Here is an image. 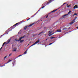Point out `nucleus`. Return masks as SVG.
Listing matches in <instances>:
<instances>
[{
	"mask_svg": "<svg viewBox=\"0 0 78 78\" xmlns=\"http://www.w3.org/2000/svg\"><path fill=\"white\" fill-rule=\"evenodd\" d=\"M29 45V44H28V45Z\"/></svg>",
	"mask_w": 78,
	"mask_h": 78,
	"instance_id": "36",
	"label": "nucleus"
},
{
	"mask_svg": "<svg viewBox=\"0 0 78 78\" xmlns=\"http://www.w3.org/2000/svg\"><path fill=\"white\" fill-rule=\"evenodd\" d=\"M52 0H51V1H50V2H48V3H51V1H52Z\"/></svg>",
	"mask_w": 78,
	"mask_h": 78,
	"instance_id": "15",
	"label": "nucleus"
},
{
	"mask_svg": "<svg viewBox=\"0 0 78 78\" xmlns=\"http://www.w3.org/2000/svg\"><path fill=\"white\" fill-rule=\"evenodd\" d=\"M15 41H17V40H16V39H15Z\"/></svg>",
	"mask_w": 78,
	"mask_h": 78,
	"instance_id": "33",
	"label": "nucleus"
},
{
	"mask_svg": "<svg viewBox=\"0 0 78 78\" xmlns=\"http://www.w3.org/2000/svg\"><path fill=\"white\" fill-rule=\"evenodd\" d=\"M3 48L2 47L0 49V50H2V48Z\"/></svg>",
	"mask_w": 78,
	"mask_h": 78,
	"instance_id": "25",
	"label": "nucleus"
},
{
	"mask_svg": "<svg viewBox=\"0 0 78 78\" xmlns=\"http://www.w3.org/2000/svg\"><path fill=\"white\" fill-rule=\"evenodd\" d=\"M49 33H50V32H49Z\"/></svg>",
	"mask_w": 78,
	"mask_h": 78,
	"instance_id": "34",
	"label": "nucleus"
},
{
	"mask_svg": "<svg viewBox=\"0 0 78 78\" xmlns=\"http://www.w3.org/2000/svg\"><path fill=\"white\" fill-rule=\"evenodd\" d=\"M11 54H9V56H11Z\"/></svg>",
	"mask_w": 78,
	"mask_h": 78,
	"instance_id": "24",
	"label": "nucleus"
},
{
	"mask_svg": "<svg viewBox=\"0 0 78 78\" xmlns=\"http://www.w3.org/2000/svg\"><path fill=\"white\" fill-rule=\"evenodd\" d=\"M77 15V14H76V13H75L73 15V16H75V15Z\"/></svg>",
	"mask_w": 78,
	"mask_h": 78,
	"instance_id": "17",
	"label": "nucleus"
},
{
	"mask_svg": "<svg viewBox=\"0 0 78 78\" xmlns=\"http://www.w3.org/2000/svg\"><path fill=\"white\" fill-rule=\"evenodd\" d=\"M23 37H20V38L19 40H18V41H21V39H22V38H23Z\"/></svg>",
	"mask_w": 78,
	"mask_h": 78,
	"instance_id": "7",
	"label": "nucleus"
},
{
	"mask_svg": "<svg viewBox=\"0 0 78 78\" xmlns=\"http://www.w3.org/2000/svg\"><path fill=\"white\" fill-rule=\"evenodd\" d=\"M17 24H18V23H16V24H15L14 25H13V26H16V25H17Z\"/></svg>",
	"mask_w": 78,
	"mask_h": 78,
	"instance_id": "18",
	"label": "nucleus"
},
{
	"mask_svg": "<svg viewBox=\"0 0 78 78\" xmlns=\"http://www.w3.org/2000/svg\"><path fill=\"white\" fill-rule=\"evenodd\" d=\"M67 7H69V6H67Z\"/></svg>",
	"mask_w": 78,
	"mask_h": 78,
	"instance_id": "31",
	"label": "nucleus"
},
{
	"mask_svg": "<svg viewBox=\"0 0 78 78\" xmlns=\"http://www.w3.org/2000/svg\"><path fill=\"white\" fill-rule=\"evenodd\" d=\"M11 60H9V61L6 63V64H8V63H9V62H11Z\"/></svg>",
	"mask_w": 78,
	"mask_h": 78,
	"instance_id": "10",
	"label": "nucleus"
},
{
	"mask_svg": "<svg viewBox=\"0 0 78 78\" xmlns=\"http://www.w3.org/2000/svg\"><path fill=\"white\" fill-rule=\"evenodd\" d=\"M64 4H65V3L63 4V5L62 6H63V5H64Z\"/></svg>",
	"mask_w": 78,
	"mask_h": 78,
	"instance_id": "29",
	"label": "nucleus"
},
{
	"mask_svg": "<svg viewBox=\"0 0 78 78\" xmlns=\"http://www.w3.org/2000/svg\"><path fill=\"white\" fill-rule=\"evenodd\" d=\"M30 19L29 18V19L27 20H28Z\"/></svg>",
	"mask_w": 78,
	"mask_h": 78,
	"instance_id": "32",
	"label": "nucleus"
},
{
	"mask_svg": "<svg viewBox=\"0 0 78 78\" xmlns=\"http://www.w3.org/2000/svg\"><path fill=\"white\" fill-rule=\"evenodd\" d=\"M22 56V55H20L19 56H19Z\"/></svg>",
	"mask_w": 78,
	"mask_h": 78,
	"instance_id": "26",
	"label": "nucleus"
},
{
	"mask_svg": "<svg viewBox=\"0 0 78 78\" xmlns=\"http://www.w3.org/2000/svg\"><path fill=\"white\" fill-rule=\"evenodd\" d=\"M44 7H43L42 8H44Z\"/></svg>",
	"mask_w": 78,
	"mask_h": 78,
	"instance_id": "30",
	"label": "nucleus"
},
{
	"mask_svg": "<svg viewBox=\"0 0 78 78\" xmlns=\"http://www.w3.org/2000/svg\"><path fill=\"white\" fill-rule=\"evenodd\" d=\"M53 44V43H51L50 44H49V45H51V44Z\"/></svg>",
	"mask_w": 78,
	"mask_h": 78,
	"instance_id": "22",
	"label": "nucleus"
},
{
	"mask_svg": "<svg viewBox=\"0 0 78 78\" xmlns=\"http://www.w3.org/2000/svg\"><path fill=\"white\" fill-rule=\"evenodd\" d=\"M27 51H26L25 52L24 54H26L27 53Z\"/></svg>",
	"mask_w": 78,
	"mask_h": 78,
	"instance_id": "19",
	"label": "nucleus"
},
{
	"mask_svg": "<svg viewBox=\"0 0 78 78\" xmlns=\"http://www.w3.org/2000/svg\"><path fill=\"white\" fill-rule=\"evenodd\" d=\"M77 28H78V27H77Z\"/></svg>",
	"mask_w": 78,
	"mask_h": 78,
	"instance_id": "35",
	"label": "nucleus"
},
{
	"mask_svg": "<svg viewBox=\"0 0 78 78\" xmlns=\"http://www.w3.org/2000/svg\"><path fill=\"white\" fill-rule=\"evenodd\" d=\"M53 38H55V37H51V39H53Z\"/></svg>",
	"mask_w": 78,
	"mask_h": 78,
	"instance_id": "14",
	"label": "nucleus"
},
{
	"mask_svg": "<svg viewBox=\"0 0 78 78\" xmlns=\"http://www.w3.org/2000/svg\"><path fill=\"white\" fill-rule=\"evenodd\" d=\"M53 33V31H52V32H51L50 33H49V34H51V33Z\"/></svg>",
	"mask_w": 78,
	"mask_h": 78,
	"instance_id": "21",
	"label": "nucleus"
},
{
	"mask_svg": "<svg viewBox=\"0 0 78 78\" xmlns=\"http://www.w3.org/2000/svg\"><path fill=\"white\" fill-rule=\"evenodd\" d=\"M33 25V24H30L28 26H26L25 27H24V30H26L27 29V27H31V26H32V25Z\"/></svg>",
	"mask_w": 78,
	"mask_h": 78,
	"instance_id": "1",
	"label": "nucleus"
},
{
	"mask_svg": "<svg viewBox=\"0 0 78 78\" xmlns=\"http://www.w3.org/2000/svg\"><path fill=\"white\" fill-rule=\"evenodd\" d=\"M75 8H78V5H75L74 7V9H75Z\"/></svg>",
	"mask_w": 78,
	"mask_h": 78,
	"instance_id": "5",
	"label": "nucleus"
},
{
	"mask_svg": "<svg viewBox=\"0 0 78 78\" xmlns=\"http://www.w3.org/2000/svg\"><path fill=\"white\" fill-rule=\"evenodd\" d=\"M57 10H58V9H56L55 10H53V11H52V12H55V11H57Z\"/></svg>",
	"mask_w": 78,
	"mask_h": 78,
	"instance_id": "8",
	"label": "nucleus"
},
{
	"mask_svg": "<svg viewBox=\"0 0 78 78\" xmlns=\"http://www.w3.org/2000/svg\"><path fill=\"white\" fill-rule=\"evenodd\" d=\"M5 44H6V43L5 42L2 45V47H3V46H4V45H5Z\"/></svg>",
	"mask_w": 78,
	"mask_h": 78,
	"instance_id": "13",
	"label": "nucleus"
},
{
	"mask_svg": "<svg viewBox=\"0 0 78 78\" xmlns=\"http://www.w3.org/2000/svg\"><path fill=\"white\" fill-rule=\"evenodd\" d=\"M39 42V41H37L35 42L34 44L31 46H33V45H35V44H37V43H38V42Z\"/></svg>",
	"mask_w": 78,
	"mask_h": 78,
	"instance_id": "2",
	"label": "nucleus"
},
{
	"mask_svg": "<svg viewBox=\"0 0 78 78\" xmlns=\"http://www.w3.org/2000/svg\"><path fill=\"white\" fill-rule=\"evenodd\" d=\"M57 32H61V30H57Z\"/></svg>",
	"mask_w": 78,
	"mask_h": 78,
	"instance_id": "9",
	"label": "nucleus"
},
{
	"mask_svg": "<svg viewBox=\"0 0 78 78\" xmlns=\"http://www.w3.org/2000/svg\"><path fill=\"white\" fill-rule=\"evenodd\" d=\"M70 12H71V11H69L68 12V14H70Z\"/></svg>",
	"mask_w": 78,
	"mask_h": 78,
	"instance_id": "20",
	"label": "nucleus"
},
{
	"mask_svg": "<svg viewBox=\"0 0 78 78\" xmlns=\"http://www.w3.org/2000/svg\"><path fill=\"white\" fill-rule=\"evenodd\" d=\"M66 16H67V15H65L63 16V18H65V17H66Z\"/></svg>",
	"mask_w": 78,
	"mask_h": 78,
	"instance_id": "11",
	"label": "nucleus"
},
{
	"mask_svg": "<svg viewBox=\"0 0 78 78\" xmlns=\"http://www.w3.org/2000/svg\"><path fill=\"white\" fill-rule=\"evenodd\" d=\"M54 34V33H53L52 34H51V35H52V34Z\"/></svg>",
	"mask_w": 78,
	"mask_h": 78,
	"instance_id": "28",
	"label": "nucleus"
},
{
	"mask_svg": "<svg viewBox=\"0 0 78 78\" xmlns=\"http://www.w3.org/2000/svg\"><path fill=\"white\" fill-rule=\"evenodd\" d=\"M7 57V56H6L4 58V59H5V58H6Z\"/></svg>",
	"mask_w": 78,
	"mask_h": 78,
	"instance_id": "16",
	"label": "nucleus"
},
{
	"mask_svg": "<svg viewBox=\"0 0 78 78\" xmlns=\"http://www.w3.org/2000/svg\"><path fill=\"white\" fill-rule=\"evenodd\" d=\"M40 33L39 34H38V35H40V34H41V33Z\"/></svg>",
	"mask_w": 78,
	"mask_h": 78,
	"instance_id": "23",
	"label": "nucleus"
},
{
	"mask_svg": "<svg viewBox=\"0 0 78 78\" xmlns=\"http://www.w3.org/2000/svg\"><path fill=\"white\" fill-rule=\"evenodd\" d=\"M75 19H74V20H73V21L72 22H71L70 23H69L70 24V25H72V24H73V23H74V22H75V21H75Z\"/></svg>",
	"mask_w": 78,
	"mask_h": 78,
	"instance_id": "4",
	"label": "nucleus"
},
{
	"mask_svg": "<svg viewBox=\"0 0 78 78\" xmlns=\"http://www.w3.org/2000/svg\"><path fill=\"white\" fill-rule=\"evenodd\" d=\"M48 17V16H47V17H46V18H47Z\"/></svg>",
	"mask_w": 78,
	"mask_h": 78,
	"instance_id": "27",
	"label": "nucleus"
},
{
	"mask_svg": "<svg viewBox=\"0 0 78 78\" xmlns=\"http://www.w3.org/2000/svg\"><path fill=\"white\" fill-rule=\"evenodd\" d=\"M10 41H11V39H9V40H8L7 42H6V44H8L9 42H10Z\"/></svg>",
	"mask_w": 78,
	"mask_h": 78,
	"instance_id": "3",
	"label": "nucleus"
},
{
	"mask_svg": "<svg viewBox=\"0 0 78 78\" xmlns=\"http://www.w3.org/2000/svg\"><path fill=\"white\" fill-rule=\"evenodd\" d=\"M16 48H14L13 49V51H16Z\"/></svg>",
	"mask_w": 78,
	"mask_h": 78,
	"instance_id": "6",
	"label": "nucleus"
},
{
	"mask_svg": "<svg viewBox=\"0 0 78 78\" xmlns=\"http://www.w3.org/2000/svg\"><path fill=\"white\" fill-rule=\"evenodd\" d=\"M23 41H24V40H21L20 42V43H22V42H23Z\"/></svg>",
	"mask_w": 78,
	"mask_h": 78,
	"instance_id": "12",
	"label": "nucleus"
}]
</instances>
